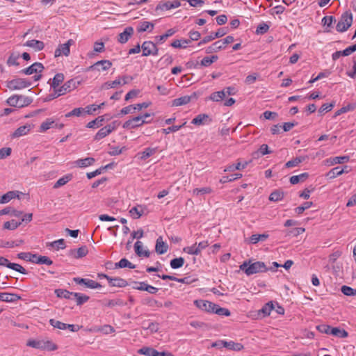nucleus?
I'll use <instances>...</instances> for the list:
<instances>
[{
  "label": "nucleus",
  "instance_id": "1",
  "mask_svg": "<svg viewBox=\"0 0 356 356\" xmlns=\"http://www.w3.org/2000/svg\"><path fill=\"white\" fill-rule=\"evenodd\" d=\"M26 346L34 348L48 351L56 350L58 348L57 345L55 344L52 341L46 339L37 340L29 339L26 343Z\"/></svg>",
  "mask_w": 356,
  "mask_h": 356
},
{
  "label": "nucleus",
  "instance_id": "2",
  "mask_svg": "<svg viewBox=\"0 0 356 356\" xmlns=\"http://www.w3.org/2000/svg\"><path fill=\"white\" fill-rule=\"evenodd\" d=\"M250 261H244L240 266V270L244 271L247 275H251L266 270V267L264 262L256 261L252 264H250Z\"/></svg>",
  "mask_w": 356,
  "mask_h": 356
},
{
  "label": "nucleus",
  "instance_id": "3",
  "mask_svg": "<svg viewBox=\"0 0 356 356\" xmlns=\"http://www.w3.org/2000/svg\"><path fill=\"white\" fill-rule=\"evenodd\" d=\"M353 14L350 10L344 12L339 20L336 29L338 32H345L353 24Z\"/></svg>",
  "mask_w": 356,
  "mask_h": 356
},
{
  "label": "nucleus",
  "instance_id": "4",
  "mask_svg": "<svg viewBox=\"0 0 356 356\" xmlns=\"http://www.w3.org/2000/svg\"><path fill=\"white\" fill-rule=\"evenodd\" d=\"M6 102L10 106L22 108L31 104L32 99L24 95H14L10 97Z\"/></svg>",
  "mask_w": 356,
  "mask_h": 356
},
{
  "label": "nucleus",
  "instance_id": "5",
  "mask_svg": "<svg viewBox=\"0 0 356 356\" xmlns=\"http://www.w3.org/2000/svg\"><path fill=\"white\" fill-rule=\"evenodd\" d=\"M31 85V81L22 78L14 79L6 82V86L11 90H22L29 87Z\"/></svg>",
  "mask_w": 356,
  "mask_h": 356
},
{
  "label": "nucleus",
  "instance_id": "6",
  "mask_svg": "<svg viewBox=\"0 0 356 356\" xmlns=\"http://www.w3.org/2000/svg\"><path fill=\"white\" fill-rule=\"evenodd\" d=\"M120 122L115 120L112 122L111 124L100 129L98 132L95 134L94 139L95 140H100L110 134L113 131L115 130Z\"/></svg>",
  "mask_w": 356,
  "mask_h": 356
},
{
  "label": "nucleus",
  "instance_id": "7",
  "mask_svg": "<svg viewBox=\"0 0 356 356\" xmlns=\"http://www.w3.org/2000/svg\"><path fill=\"white\" fill-rule=\"evenodd\" d=\"M81 83V81H79L77 79H71L66 81L61 87L58 88V92H59L61 95H65L76 88Z\"/></svg>",
  "mask_w": 356,
  "mask_h": 356
},
{
  "label": "nucleus",
  "instance_id": "8",
  "mask_svg": "<svg viewBox=\"0 0 356 356\" xmlns=\"http://www.w3.org/2000/svg\"><path fill=\"white\" fill-rule=\"evenodd\" d=\"M150 122H151V120H145L142 119L141 117H139V115H138V116L134 117L131 119L126 121L123 124L122 127L124 129H136L137 127H139L143 125L144 124L149 123Z\"/></svg>",
  "mask_w": 356,
  "mask_h": 356
},
{
  "label": "nucleus",
  "instance_id": "9",
  "mask_svg": "<svg viewBox=\"0 0 356 356\" xmlns=\"http://www.w3.org/2000/svg\"><path fill=\"white\" fill-rule=\"evenodd\" d=\"M141 49L143 56H148L149 55L157 56L159 54V49L152 41H145L142 44Z\"/></svg>",
  "mask_w": 356,
  "mask_h": 356
},
{
  "label": "nucleus",
  "instance_id": "10",
  "mask_svg": "<svg viewBox=\"0 0 356 356\" xmlns=\"http://www.w3.org/2000/svg\"><path fill=\"white\" fill-rule=\"evenodd\" d=\"M195 305L202 311L213 313L216 308V304L205 300H197L194 301Z\"/></svg>",
  "mask_w": 356,
  "mask_h": 356
},
{
  "label": "nucleus",
  "instance_id": "11",
  "mask_svg": "<svg viewBox=\"0 0 356 356\" xmlns=\"http://www.w3.org/2000/svg\"><path fill=\"white\" fill-rule=\"evenodd\" d=\"M74 42L70 39L67 41V42L60 44L58 48L55 50L54 56L55 57H59L61 56H67L70 52V46L72 45Z\"/></svg>",
  "mask_w": 356,
  "mask_h": 356
},
{
  "label": "nucleus",
  "instance_id": "12",
  "mask_svg": "<svg viewBox=\"0 0 356 356\" xmlns=\"http://www.w3.org/2000/svg\"><path fill=\"white\" fill-rule=\"evenodd\" d=\"M138 353L147 356H172L168 352H159L153 348L143 347L138 350Z\"/></svg>",
  "mask_w": 356,
  "mask_h": 356
},
{
  "label": "nucleus",
  "instance_id": "13",
  "mask_svg": "<svg viewBox=\"0 0 356 356\" xmlns=\"http://www.w3.org/2000/svg\"><path fill=\"white\" fill-rule=\"evenodd\" d=\"M73 281L77 284H83L86 287L89 289H98L102 287L99 283L90 279L74 277Z\"/></svg>",
  "mask_w": 356,
  "mask_h": 356
},
{
  "label": "nucleus",
  "instance_id": "14",
  "mask_svg": "<svg viewBox=\"0 0 356 356\" xmlns=\"http://www.w3.org/2000/svg\"><path fill=\"white\" fill-rule=\"evenodd\" d=\"M180 6H181V3L179 0H175L172 2H171V1H165V2L161 1L156 5V6L155 8V10L156 11L169 10H171L173 8H177L179 7Z\"/></svg>",
  "mask_w": 356,
  "mask_h": 356
},
{
  "label": "nucleus",
  "instance_id": "15",
  "mask_svg": "<svg viewBox=\"0 0 356 356\" xmlns=\"http://www.w3.org/2000/svg\"><path fill=\"white\" fill-rule=\"evenodd\" d=\"M197 95L195 92H193L191 95H186L177 99H175L172 102V106H180L188 104L193 99H196Z\"/></svg>",
  "mask_w": 356,
  "mask_h": 356
},
{
  "label": "nucleus",
  "instance_id": "16",
  "mask_svg": "<svg viewBox=\"0 0 356 356\" xmlns=\"http://www.w3.org/2000/svg\"><path fill=\"white\" fill-rule=\"evenodd\" d=\"M44 66L41 63H34L27 68L23 69L21 72L25 74L31 75L33 73L38 74L42 72Z\"/></svg>",
  "mask_w": 356,
  "mask_h": 356
},
{
  "label": "nucleus",
  "instance_id": "17",
  "mask_svg": "<svg viewBox=\"0 0 356 356\" xmlns=\"http://www.w3.org/2000/svg\"><path fill=\"white\" fill-rule=\"evenodd\" d=\"M212 121L211 118L207 114H199L195 118L193 119L191 123L200 126L203 124H208Z\"/></svg>",
  "mask_w": 356,
  "mask_h": 356
},
{
  "label": "nucleus",
  "instance_id": "18",
  "mask_svg": "<svg viewBox=\"0 0 356 356\" xmlns=\"http://www.w3.org/2000/svg\"><path fill=\"white\" fill-rule=\"evenodd\" d=\"M104 278L108 280L110 286H111L125 287L128 285L127 282L120 277L112 278L108 275H104Z\"/></svg>",
  "mask_w": 356,
  "mask_h": 356
},
{
  "label": "nucleus",
  "instance_id": "19",
  "mask_svg": "<svg viewBox=\"0 0 356 356\" xmlns=\"http://www.w3.org/2000/svg\"><path fill=\"white\" fill-rule=\"evenodd\" d=\"M112 66V63L108 60H102L96 62L94 65L90 67V70H97L98 71L107 70Z\"/></svg>",
  "mask_w": 356,
  "mask_h": 356
},
{
  "label": "nucleus",
  "instance_id": "20",
  "mask_svg": "<svg viewBox=\"0 0 356 356\" xmlns=\"http://www.w3.org/2000/svg\"><path fill=\"white\" fill-rule=\"evenodd\" d=\"M134 33V29L131 26L127 27L122 33L118 35V41L120 43H126Z\"/></svg>",
  "mask_w": 356,
  "mask_h": 356
},
{
  "label": "nucleus",
  "instance_id": "21",
  "mask_svg": "<svg viewBox=\"0 0 356 356\" xmlns=\"http://www.w3.org/2000/svg\"><path fill=\"white\" fill-rule=\"evenodd\" d=\"M168 245L163 241L162 236H159L156 241L155 250L159 254H163L168 251Z\"/></svg>",
  "mask_w": 356,
  "mask_h": 356
},
{
  "label": "nucleus",
  "instance_id": "22",
  "mask_svg": "<svg viewBox=\"0 0 356 356\" xmlns=\"http://www.w3.org/2000/svg\"><path fill=\"white\" fill-rule=\"evenodd\" d=\"M24 46L31 47L35 51H39L44 49V44L42 41L37 40H31L26 42Z\"/></svg>",
  "mask_w": 356,
  "mask_h": 356
},
{
  "label": "nucleus",
  "instance_id": "23",
  "mask_svg": "<svg viewBox=\"0 0 356 356\" xmlns=\"http://www.w3.org/2000/svg\"><path fill=\"white\" fill-rule=\"evenodd\" d=\"M31 129L30 124H26L17 128L12 134L13 138H19L22 136L26 135Z\"/></svg>",
  "mask_w": 356,
  "mask_h": 356
},
{
  "label": "nucleus",
  "instance_id": "24",
  "mask_svg": "<svg viewBox=\"0 0 356 356\" xmlns=\"http://www.w3.org/2000/svg\"><path fill=\"white\" fill-rule=\"evenodd\" d=\"M268 237V235L266 234H252L248 239H246L245 241L247 243L250 244H256L259 241H264Z\"/></svg>",
  "mask_w": 356,
  "mask_h": 356
},
{
  "label": "nucleus",
  "instance_id": "25",
  "mask_svg": "<svg viewBox=\"0 0 356 356\" xmlns=\"http://www.w3.org/2000/svg\"><path fill=\"white\" fill-rule=\"evenodd\" d=\"M15 197L19 198V192L15 191H8L6 194L3 195L0 199L1 204H5L10 201L12 199Z\"/></svg>",
  "mask_w": 356,
  "mask_h": 356
},
{
  "label": "nucleus",
  "instance_id": "26",
  "mask_svg": "<svg viewBox=\"0 0 356 356\" xmlns=\"http://www.w3.org/2000/svg\"><path fill=\"white\" fill-rule=\"evenodd\" d=\"M20 297L17 294L0 292V300L7 302H13L19 300Z\"/></svg>",
  "mask_w": 356,
  "mask_h": 356
},
{
  "label": "nucleus",
  "instance_id": "27",
  "mask_svg": "<svg viewBox=\"0 0 356 356\" xmlns=\"http://www.w3.org/2000/svg\"><path fill=\"white\" fill-rule=\"evenodd\" d=\"M56 126L57 124L54 122V120L52 118H47L40 124V131L45 132L48 129L51 128H54V127Z\"/></svg>",
  "mask_w": 356,
  "mask_h": 356
},
{
  "label": "nucleus",
  "instance_id": "28",
  "mask_svg": "<svg viewBox=\"0 0 356 356\" xmlns=\"http://www.w3.org/2000/svg\"><path fill=\"white\" fill-rule=\"evenodd\" d=\"M129 213L134 219H138L144 213V208L141 205H137L129 210Z\"/></svg>",
  "mask_w": 356,
  "mask_h": 356
},
{
  "label": "nucleus",
  "instance_id": "29",
  "mask_svg": "<svg viewBox=\"0 0 356 356\" xmlns=\"http://www.w3.org/2000/svg\"><path fill=\"white\" fill-rule=\"evenodd\" d=\"M95 162V159L92 157H87L85 159H80L76 160L74 163L79 168H86L92 165Z\"/></svg>",
  "mask_w": 356,
  "mask_h": 356
},
{
  "label": "nucleus",
  "instance_id": "30",
  "mask_svg": "<svg viewBox=\"0 0 356 356\" xmlns=\"http://www.w3.org/2000/svg\"><path fill=\"white\" fill-rule=\"evenodd\" d=\"M154 27V25L153 23L147 22V21H144V22H140V24L137 28V30L138 32H145V31L151 32L153 30Z\"/></svg>",
  "mask_w": 356,
  "mask_h": 356
},
{
  "label": "nucleus",
  "instance_id": "31",
  "mask_svg": "<svg viewBox=\"0 0 356 356\" xmlns=\"http://www.w3.org/2000/svg\"><path fill=\"white\" fill-rule=\"evenodd\" d=\"M289 131V122L284 123L283 126L280 124H275L271 127V133L273 134H279L281 131Z\"/></svg>",
  "mask_w": 356,
  "mask_h": 356
},
{
  "label": "nucleus",
  "instance_id": "32",
  "mask_svg": "<svg viewBox=\"0 0 356 356\" xmlns=\"http://www.w3.org/2000/svg\"><path fill=\"white\" fill-rule=\"evenodd\" d=\"M143 244L140 241H138L134 244V249L136 254L139 257H149V252L148 250H142Z\"/></svg>",
  "mask_w": 356,
  "mask_h": 356
},
{
  "label": "nucleus",
  "instance_id": "33",
  "mask_svg": "<svg viewBox=\"0 0 356 356\" xmlns=\"http://www.w3.org/2000/svg\"><path fill=\"white\" fill-rule=\"evenodd\" d=\"M73 176L72 174H67L62 177H60V179H58L57 180V181L54 184V188H60V186H64L65 184H66L67 182H69L70 181L72 180Z\"/></svg>",
  "mask_w": 356,
  "mask_h": 356
},
{
  "label": "nucleus",
  "instance_id": "34",
  "mask_svg": "<svg viewBox=\"0 0 356 356\" xmlns=\"http://www.w3.org/2000/svg\"><path fill=\"white\" fill-rule=\"evenodd\" d=\"M135 268L136 266L131 263L128 259L123 258L120 260V261L115 264V268Z\"/></svg>",
  "mask_w": 356,
  "mask_h": 356
},
{
  "label": "nucleus",
  "instance_id": "35",
  "mask_svg": "<svg viewBox=\"0 0 356 356\" xmlns=\"http://www.w3.org/2000/svg\"><path fill=\"white\" fill-rule=\"evenodd\" d=\"M158 150V147H147L144 149L142 152H140V158L141 160H145L151 156L154 155Z\"/></svg>",
  "mask_w": 356,
  "mask_h": 356
},
{
  "label": "nucleus",
  "instance_id": "36",
  "mask_svg": "<svg viewBox=\"0 0 356 356\" xmlns=\"http://www.w3.org/2000/svg\"><path fill=\"white\" fill-rule=\"evenodd\" d=\"M22 243H24V241L22 239L14 241H3L0 240V248H11L19 246Z\"/></svg>",
  "mask_w": 356,
  "mask_h": 356
},
{
  "label": "nucleus",
  "instance_id": "37",
  "mask_svg": "<svg viewBox=\"0 0 356 356\" xmlns=\"http://www.w3.org/2000/svg\"><path fill=\"white\" fill-rule=\"evenodd\" d=\"M309 175L307 172L301 173L298 175H293L291 177V184H297L300 182L305 181Z\"/></svg>",
  "mask_w": 356,
  "mask_h": 356
},
{
  "label": "nucleus",
  "instance_id": "38",
  "mask_svg": "<svg viewBox=\"0 0 356 356\" xmlns=\"http://www.w3.org/2000/svg\"><path fill=\"white\" fill-rule=\"evenodd\" d=\"M85 110L86 108L79 107V108H75L72 111L67 113L65 115V117L68 118L70 117L76 116V117H80L83 116L85 115Z\"/></svg>",
  "mask_w": 356,
  "mask_h": 356
},
{
  "label": "nucleus",
  "instance_id": "39",
  "mask_svg": "<svg viewBox=\"0 0 356 356\" xmlns=\"http://www.w3.org/2000/svg\"><path fill=\"white\" fill-rule=\"evenodd\" d=\"M104 121V116H99L95 120L89 122L86 127L92 129L95 127H100L103 124V122Z\"/></svg>",
  "mask_w": 356,
  "mask_h": 356
},
{
  "label": "nucleus",
  "instance_id": "40",
  "mask_svg": "<svg viewBox=\"0 0 356 356\" xmlns=\"http://www.w3.org/2000/svg\"><path fill=\"white\" fill-rule=\"evenodd\" d=\"M64 81V75L63 73H57L53 78L51 87L56 89L58 86Z\"/></svg>",
  "mask_w": 356,
  "mask_h": 356
},
{
  "label": "nucleus",
  "instance_id": "41",
  "mask_svg": "<svg viewBox=\"0 0 356 356\" xmlns=\"http://www.w3.org/2000/svg\"><path fill=\"white\" fill-rule=\"evenodd\" d=\"M55 293L58 298H63L65 299H73V292H70L65 289H56Z\"/></svg>",
  "mask_w": 356,
  "mask_h": 356
},
{
  "label": "nucleus",
  "instance_id": "42",
  "mask_svg": "<svg viewBox=\"0 0 356 356\" xmlns=\"http://www.w3.org/2000/svg\"><path fill=\"white\" fill-rule=\"evenodd\" d=\"M190 43V40H175L171 43V46L174 48H181L185 49Z\"/></svg>",
  "mask_w": 356,
  "mask_h": 356
},
{
  "label": "nucleus",
  "instance_id": "43",
  "mask_svg": "<svg viewBox=\"0 0 356 356\" xmlns=\"http://www.w3.org/2000/svg\"><path fill=\"white\" fill-rule=\"evenodd\" d=\"M330 334L339 338H346L348 336V333L345 330L339 327H332Z\"/></svg>",
  "mask_w": 356,
  "mask_h": 356
},
{
  "label": "nucleus",
  "instance_id": "44",
  "mask_svg": "<svg viewBox=\"0 0 356 356\" xmlns=\"http://www.w3.org/2000/svg\"><path fill=\"white\" fill-rule=\"evenodd\" d=\"M222 49H223V47L220 43V41L218 40V41H216L214 43H213L211 45L209 46L206 49V53L211 54V53H213V52H217Z\"/></svg>",
  "mask_w": 356,
  "mask_h": 356
},
{
  "label": "nucleus",
  "instance_id": "45",
  "mask_svg": "<svg viewBox=\"0 0 356 356\" xmlns=\"http://www.w3.org/2000/svg\"><path fill=\"white\" fill-rule=\"evenodd\" d=\"M225 97V90H220L218 92H214L211 94L209 97V99L213 101V102H220L222 101Z\"/></svg>",
  "mask_w": 356,
  "mask_h": 356
},
{
  "label": "nucleus",
  "instance_id": "46",
  "mask_svg": "<svg viewBox=\"0 0 356 356\" xmlns=\"http://www.w3.org/2000/svg\"><path fill=\"white\" fill-rule=\"evenodd\" d=\"M225 348H227L229 350L238 351L243 348V346L241 343H235L231 341L225 342Z\"/></svg>",
  "mask_w": 356,
  "mask_h": 356
},
{
  "label": "nucleus",
  "instance_id": "47",
  "mask_svg": "<svg viewBox=\"0 0 356 356\" xmlns=\"http://www.w3.org/2000/svg\"><path fill=\"white\" fill-rule=\"evenodd\" d=\"M72 298H76L77 305H81L89 300V296L80 293H74Z\"/></svg>",
  "mask_w": 356,
  "mask_h": 356
},
{
  "label": "nucleus",
  "instance_id": "48",
  "mask_svg": "<svg viewBox=\"0 0 356 356\" xmlns=\"http://www.w3.org/2000/svg\"><path fill=\"white\" fill-rule=\"evenodd\" d=\"M212 191L213 190L211 187H203L201 188H196L193 190V195L199 196L204 194H210Z\"/></svg>",
  "mask_w": 356,
  "mask_h": 356
},
{
  "label": "nucleus",
  "instance_id": "49",
  "mask_svg": "<svg viewBox=\"0 0 356 356\" xmlns=\"http://www.w3.org/2000/svg\"><path fill=\"white\" fill-rule=\"evenodd\" d=\"M185 260L183 257H178L170 261V267L173 269H177L182 267Z\"/></svg>",
  "mask_w": 356,
  "mask_h": 356
},
{
  "label": "nucleus",
  "instance_id": "50",
  "mask_svg": "<svg viewBox=\"0 0 356 356\" xmlns=\"http://www.w3.org/2000/svg\"><path fill=\"white\" fill-rule=\"evenodd\" d=\"M218 57L216 55H213L211 57L206 56L201 60V65L204 67H209L213 63L218 60Z\"/></svg>",
  "mask_w": 356,
  "mask_h": 356
},
{
  "label": "nucleus",
  "instance_id": "51",
  "mask_svg": "<svg viewBox=\"0 0 356 356\" xmlns=\"http://www.w3.org/2000/svg\"><path fill=\"white\" fill-rule=\"evenodd\" d=\"M21 223L22 222H17L15 220L6 221L3 224V228L9 230H14L17 229L21 225Z\"/></svg>",
  "mask_w": 356,
  "mask_h": 356
},
{
  "label": "nucleus",
  "instance_id": "52",
  "mask_svg": "<svg viewBox=\"0 0 356 356\" xmlns=\"http://www.w3.org/2000/svg\"><path fill=\"white\" fill-rule=\"evenodd\" d=\"M7 268L16 270L22 274H27V270L21 265L15 263L8 262Z\"/></svg>",
  "mask_w": 356,
  "mask_h": 356
},
{
  "label": "nucleus",
  "instance_id": "53",
  "mask_svg": "<svg viewBox=\"0 0 356 356\" xmlns=\"http://www.w3.org/2000/svg\"><path fill=\"white\" fill-rule=\"evenodd\" d=\"M175 33V31L173 29H168L165 34L159 35V36H156L155 39L158 41V42L162 43L168 38L172 36Z\"/></svg>",
  "mask_w": 356,
  "mask_h": 356
},
{
  "label": "nucleus",
  "instance_id": "54",
  "mask_svg": "<svg viewBox=\"0 0 356 356\" xmlns=\"http://www.w3.org/2000/svg\"><path fill=\"white\" fill-rule=\"evenodd\" d=\"M248 162H238L236 164H232L228 166L225 171H234L235 170H241L245 168L248 165Z\"/></svg>",
  "mask_w": 356,
  "mask_h": 356
},
{
  "label": "nucleus",
  "instance_id": "55",
  "mask_svg": "<svg viewBox=\"0 0 356 356\" xmlns=\"http://www.w3.org/2000/svg\"><path fill=\"white\" fill-rule=\"evenodd\" d=\"M341 292L347 296H356V289H353L348 286H342L341 288Z\"/></svg>",
  "mask_w": 356,
  "mask_h": 356
},
{
  "label": "nucleus",
  "instance_id": "56",
  "mask_svg": "<svg viewBox=\"0 0 356 356\" xmlns=\"http://www.w3.org/2000/svg\"><path fill=\"white\" fill-rule=\"evenodd\" d=\"M331 159V163L332 165L334 164H338V163H343L349 161L350 156H335L333 157Z\"/></svg>",
  "mask_w": 356,
  "mask_h": 356
},
{
  "label": "nucleus",
  "instance_id": "57",
  "mask_svg": "<svg viewBox=\"0 0 356 356\" xmlns=\"http://www.w3.org/2000/svg\"><path fill=\"white\" fill-rule=\"evenodd\" d=\"M49 246L55 248L56 250L65 249V243L64 239L61 238L49 243Z\"/></svg>",
  "mask_w": 356,
  "mask_h": 356
},
{
  "label": "nucleus",
  "instance_id": "58",
  "mask_svg": "<svg viewBox=\"0 0 356 356\" xmlns=\"http://www.w3.org/2000/svg\"><path fill=\"white\" fill-rule=\"evenodd\" d=\"M197 243H195L194 245L191 246H187L184 248L183 250L184 252L192 254V255H198L199 254V250H197L196 247Z\"/></svg>",
  "mask_w": 356,
  "mask_h": 356
},
{
  "label": "nucleus",
  "instance_id": "59",
  "mask_svg": "<svg viewBox=\"0 0 356 356\" xmlns=\"http://www.w3.org/2000/svg\"><path fill=\"white\" fill-rule=\"evenodd\" d=\"M144 330H149L152 333L156 332L159 329V325L156 322L148 323L147 326L143 325Z\"/></svg>",
  "mask_w": 356,
  "mask_h": 356
},
{
  "label": "nucleus",
  "instance_id": "60",
  "mask_svg": "<svg viewBox=\"0 0 356 356\" xmlns=\"http://www.w3.org/2000/svg\"><path fill=\"white\" fill-rule=\"evenodd\" d=\"M214 314L220 316H230V312L229 309L223 307H220L219 305H216V308L214 309Z\"/></svg>",
  "mask_w": 356,
  "mask_h": 356
},
{
  "label": "nucleus",
  "instance_id": "61",
  "mask_svg": "<svg viewBox=\"0 0 356 356\" xmlns=\"http://www.w3.org/2000/svg\"><path fill=\"white\" fill-rule=\"evenodd\" d=\"M344 170L343 169H341L340 167H336L332 168L329 172L328 176H330V178H334L337 177L343 173Z\"/></svg>",
  "mask_w": 356,
  "mask_h": 356
},
{
  "label": "nucleus",
  "instance_id": "62",
  "mask_svg": "<svg viewBox=\"0 0 356 356\" xmlns=\"http://www.w3.org/2000/svg\"><path fill=\"white\" fill-rule=\"evenodd\" d=\"M49 323L54 327L60 329V330H65L66 329V323L60 322L59 321L55 319H50Z\"/></svg>",
  "mask_w": 356,
  "mask_h": 356
},
{
  "label": "nucleus",
  "instance_id": "63",
  "mask_svg": "<svg viewBox=\"0 0 356 356\" xmlns=\"http://www.w3.org/2000/svg\"><path fill=\"white\" fill-rule=\"evenodd\" d=\"M88 252V248L86 245L81 246L76 250V254L74 255L76 259H79L85 257Z\"/></svg>",
  "mask_w": 356,
  "mask_h": 356
},
{
  "label": "nucleus",
  "instance_id": "64",
  "mask_svg": "<svg viewBox=\"0 0 356 356\" xmlns=\"http://www.w3.org/2000/svg\"><path fill=\"white\" fill-rule=\"evenodd\" d=\"M312 205V202H306L303 203L301 206L298 207L295 209V212L297 214H301L305 210L310 208Z\"/></svg>",
  "mask_w": 356,
  "mask_h": 356
}]
</instances>
